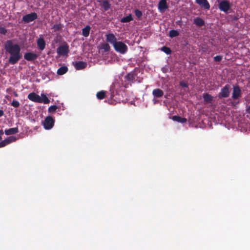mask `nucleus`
<instances>
[{
  "label": "nucleus",
  "instance_id": "nucleus-33",
  "mask_svg": "<svg viewBox=\"0 0 250 250\" xmlns=\"http://www.w3.org/2000/svg\"><path fill=\"white\" fill-rule=\"evenodd\" d=\"M87 66V63L79 61V70L84 68Z\"/></svg>",
  "mask_w": 250,
  "mask_h": 250
},
{
  "label": "nucleus",
  "instance_id": "nucleus-27",
  "mask_svg": "<svg viewBox=\"0 0 250 250\" xmlns=\"http://www.w3.org/2000/svg\"><path fill=\"white\" fill-rule=\"evenodd\" d=\"M62 26L61 24H55L53 25L52 27V29L54 30V32L59 31L62 30Z\"/></svg>",
  "mask_w": 250,
  "mask_h": 250
},
{
  "label": "nucleus",
  "instance_id": "nucleus-43",
  "mask_svg": "<svg viewBox=\"0 0 250 250\" xmlns=\"http://www.w3.org/2000/svg\"><path fill=\"white\" fill-rule=\"evenodd\" d=\"M4 147V146H3V144H2V142L1 141V142H0V147Z\"/></svg>",
  "mask_w": 250,
  "mask_h": 250
},
{
  "label": "nucleus",
  "instance_id": "nucleus-14",
  "mask_svg": "<svg viewBox=\"0 0 250 250\" xmlns=\"http://www.w3.org/2000/svg\"><path fill=\"white\" fill-rule=\"evenodd\" d=\"M203 98L206 104H211L213 101V97L208 93L203 94Z\"/></svg>",
  "mask_w": 250,
  "mask_h": 250
},
{
  "label": "nucleus",
  "instance_id": "nucleus-18",
  "mask_svg": "<svg viewBox=\"0 0 250 250\" xmlns=\"http://www.w3.org/2000/svg\"><path fill=\"white\" fill-rule=\"evenodd\" d=\"M193 23L198 26L201 27L205 25V21L202 19L197 17L194 19Z\"/></svg>",
  "mask_w": 250,
  "mask_h": 250
},
{
  "label": "nucleus",
  "instance_id": "nucleus-1",
  "mask_svg": "<svg viewBox=\"0 0 250 250\" xmlns=\"http://www.w3.org/2000/svg\"><path fill=\"white\" fill-rule=\"evenodd\" d=\"M6 52L10 54L8 62L11 64L17 63L21 58V47L18 44H14L11 40H7L4 44Z\"/></svg>",
  "mask_w": 250,
  "mask_h": 250
},
{
  "label": "nucleus",
  "instance_id": "nucleus-19",
  "mask_svg": "<svg viewBox=\"0 0 250 250\" xmlns=\"http://www.w3.org/2000/svg\"><path fill=\"white\" fill-rule=\"evenodd\" d=\"M172 119L176 122L182 123H185L187 122V120L185 118H182L179 116H173L172 117Z\"/></svg>",
  "mask_w": 250,
  "mask_h": 250
},
{
  "label": "nucleus",
  "instance_id": "nucleus-4",
  "mask_svg": "<svg viewBox=\"0 0 250 250\" xmlns=\"http://www.w3.org/2000/svg\"><path fill=\"white\" fill-rule=\"evenodd\" d=\"M37 18V14L35 12H32L23 16L22 20L25 23H29L36 20Z\"/></svg>",
  "mask_w": 250,
  "mask_h": 250
},
{
  "label": "nucleus",
  "instance_id": "nucleus-40",
  "mask_svg": "<svg viewBox=\"0 0 250 250\" xmlns=\"http://www.w3.org/2000/svg\"><path fill=\"white\" fill-rule=\"evenodd\" d=\"M13 94L15 97H18L19 96L18 94L16 91L13 92Z\"/></svg>",
  "mask_w": 250,
  "mask_h": 250
},
{
  "label": "nucleus",
  "instance_id": "nucleus-20",
  "mask_svg": "<svg viewBox=\"0 0 250 250\" xmlns=\"http://www.w3.org/2000/svg\"><path fill=\"white\" fill-rule=\"evenodd\" d=\"M68 71V68L66 66H62L60 67L57 70V74L59 75H62L65 74Z\"/></svg>",
  "mask_w": 250,
  "mask_h": 250
},
{
  "label": "nucleus",
  "instance_id": "nucleus-11",
  "mask_svg": "<svg viewBox=\"0 0 250 250\" xmlns=\"http://www.w3.org/2000/svg\"><path fill=\"white\" fill-rule=\"evenodd\" d=\"M195 2L204 9L208 10L210 8V4L207 0H195Z\"/></svg>",
  "mask_w": 250,
  "mask_h": 250
},
{
  "label": "nucleus",
  "instance_id": "nucleus-2",
  "mask_svg": "<svg viewBox=\"0 0 250 250\" xmlns=\"http://www.w3.org/2000/svg\"><path fill=\"white\" fill-rule=\"evenodd\" d=\"M106 37V41L113 45L116 52L124 54L127 51V46L123 42H117V38L113 33L107 34Z\"/></svg>",
  "mask_w": 250,
  "mask_h": 250
},
{
  "label": "nucleus",
  "instance_id": "nucleus-12",
  "mask_svg": "<svg viewBox=\"0 0 250 250\" xmlns=\"http://www.w3.org/2000/svg\"><path fill=\"white\" fill-rule=\"evenodd\" d=\"M38 58V55L36 54L27 52L24 54V58L28 61H34Z\"/></svg>",
  "mask_w": 250,
  "mask_h": 250
},
{
  "label": "nucleus",
  "instance_id": "nucleus-8",
  "mask_svg": "<svg viewBox=\"0 0 250 250\" xmlns=\"http://www.w3.org/2000/svg\"><path fill=\"white\" fill-rule=\"evenodd\" d=\"M229 2L227 0H222L219 4V9L224 12H227L230 9Z\"/></svg>",
  "mask_w": 250,
  "mask_h": 250
},
{
  "label": "nucleus",
  "instance_id": "nucleus-16",
  "mask_svg": "<svg viewBox=\"0 0 250 250\" xmlns=\"http://www.w3.org/2000/svg\"><path fill=\"white\" fill-rule=\"evenodd\" d=\"M152 94L154 98H160L163 96L164 92L162 90L157 88L153 90Z\"/></svg>",
  "mask_w": 250,
  "mask_h": 250
},
{
  "label": "nucleus",
  "instance_id": "nucleus-45",
  "mask_svg": "<svg viewBox=\"0 0 250 250\" xmlns=\"http://www.w3.org/2000/svg\"><path fill=\"white\" fill-rule=\"evenodd\" d=\"M1 139H2L1 136V135H0V141H1Z\"/></svg>",
  "mask_w": 250,
  "mask_h": 250
},
{
  "label": "nucleus",
  "instance_id": "nucleus-24",
  "mask_svg": "<svg viewBox=\"0 0 250 250\" xmlns=\"http://www.w3.org/2000/svg\"><path fill=\"white\" fill-rule=\"evenodd\" d=\"M133 20V18L131 14L128 16L124 17L121 19V21L123 23L128 22Z\"/></svg>",
  "mask_w": 250,
  "mask_h": 250
},
{
  "label": "nucleus",
  "instance_id": "nucleus-15",
  "mask_svg": "<svg viewBox=\"0 0 250 250\" xmlns=\"http://www.w3.org/2000/svg\"><path fill=\"white\" fill-rule=\"evenodd\" d=\"M17 140V138L16 137L14 136H11L8 137L6 139L2 141V144H3V146H5L6 145L10 144L11 143L14 142Z\"/></svg>",
  "mask_w": 250,
  "mask_h": 250
},
{
  "label": "nucleus",
  "instance_id": "nucleus-23",
  "mask_svg": "<svg viewBox=\"0 0 250 250\" xmlns=\"http://www.w3.org/2000/svg\"><path fill=\"white\" fill-rule=\"evenodd\" d=\"M106 92L101 90L97 93L96 96L99 100H103L105 97Z\"/></svg>",
  "mask_w": 250,
  "mask_h": 250
},
{
  "label": "nucleus",
  "instance_id": "nucleus-41",
  "mask_svg": "<svg viewBox=\"0 0 250 250\" xmlns=\"http://www.w3.org/2000/svg\"><path fill=\"white\" fill-rule=\"evenodd\" d=\"M247 112L249 114H250V105L247 108Z\"/></svg>",
  "mask_w": 250,
  "mask_h": 250
},
{
  "label": "nucleus",
  "instance_id": "nucleus-28",
  "mask_svg": "<svg viewBox=\"0 0 250 250\" xmlns=\"http://www.w3.org/2000/svg\"><path fill=\"white\" fill-rule=\"evenodd\" d=\"M161 50L167 55H170L172 52L171 49L169 47L167 46H163L161 48Z\"/></svg>",
  "mask_w": 250,
  "mask_h": 250
},
{
  "label": "nucleus",
  "instance_id": "nucleus-17",
  "mask_svg": "<svg viewBox=\"0 0 250 250\" xmlns=\"http://www.w3.org/2000/svg\"><path fill=\"white\" fill-rule=\"evenodd\" d=\"M19 132V129L18 127L10 128L8 129H5L4 133L7 135H13Z\"/></svg>",
  "mask_w": 250,
  "mask_h": 250
},
{
  "label": "nucleus",
  "instance_id": "nucleus-7",
  "mask_svg": "<svg viewBox=\"0 0 250 250\" xmlns=\"http://www.w3.org/2000/svg\"><path fill=\"white\" fill-rule=\"evenodd\" d=\"M241 97V90L238 85H235L233 87L232 98L234 100L238 99Z\"/></svg>",
  "mask_w": 250,
  "mask_h": 250
},
{
  "label": "nucleus",
  "instance_id": "nucleus-6",
  "mask_svg": "<svg viewBox=\"0 0 250 250\" xmlns=\"http://www.w3.org/2000/svg\"><path fill=\"white\" fill-rule=\"evenodd\" d=\"M68 52V46L67 45H61L57 49V53L59 56H66Z\"/></svg>",
  "mask_w": 250,
  "mask_h": 250
},
{
  "label": "nucleus",
  "instance_id": "nucleus-30",
  "mask_svg": "<svg viewBox=\"0 0 250 250\" xmlns=\"http://www.w3.org/2000/svg\"><path fill=\"white\" fill-rule=\"evenodd\" d=\"M134 13H135L136 17L137 18H138L139 19H141V17L142 16V12L140 10H139L138 9H136L134 11Z\"/></svg>",
  "mask_w": 250,
  "mask_h": 250
},
{
  "label": "nucleus",
  "instance_id": "nucleus-42",
  "mask_svg": "<svg viewBox=\"0 0 250 250\" xmlns=\"http://www.w3.org/2000/svg\"><path fill=\"white\" fill-rule=\"evenodd\" d=\"M3 134V130H2V129L0 130V135L1 136Z\"/></svg>",
  "mask_w": 250,
  "mask_h": 250
},
{
  "label": "nucleus",
  "instance_id": "nucleus-21",
  "mask_svg": "<svg viewBox=\"0 0 250 250\" xmlns=\"http://www.w3.org/2000/svg\"><path fill=\"white\" fill-rule=\"evenodd\" d=\"M90 29V26L89 25H86L82 29V35L85 37H88L89 35Z\"/></svg>",
  "mask_w": 250,
  "mask_h": 250
},
{
  "label": "nucleus",
  "instance_id": "nucleus-29",
  "mask_svg": "<svg viewBox=\"0 0 250 250\" xmlns=\"http://www.w3.org/2000/svg\"><path fill=\"white\" fill-rule=\"evenodd\" d=\"M125 79L129 82H132L135 79V76L133 74L128 73L125 76Z\"/></svg>",
  "mask_w": 250,
  "mask_h": 250
},
{
  "label": "nucleus",
  "instance_id": "nucleus-36",
  "mask_svg": "<svg viewBox=\"0 0 250 250\" xmlns=\"http://www.w3.org/2000/svg\"><path fill=\"white\" fill-rule=\"evenodd\" d=\"M214 61L216 62H220L222 59V56L221 55H217L214 57Z\"/></svg>",
  "mask_w": 250,
  "mask_h": 250
},
{
  "label": "nucleus",
  "instance_id": "nucleus-5",
  "mask_svg": "<svg viewBox=\"0 0 250 250\" xmlns=\"http://www.w3.org/2000/svg\"><path fill=\"white\" fill-rule=\"evenodd\" d=\"M55 121L51 116L46 117L44 121L43 126L46 129H50L53 127Z\"/></svg>",
  "mask_w": 250,
  "mask_h": 250
},
{
  "label": "nucleus",
  "instance_id": "nucleus-31",
  "mask_svg": "<svg viewBox=\"0 0 250 250\" xmlns=\"http://www.w3.org/2000/svg\"><path fill=\"white\" fill-rule=\"evenodd\" d=\"M57 108L58 106L56 105H51L50 107H49L48 111L50 113L54 112L57 110Z\"/></svg>",
  "mask_w": 250,
  "mask_h": 250
},
{
  "label": "nucleus",
  "instance_id": "nucleus-34",
  "mask_svg": "<svg viewBox=\"0 0 250 250\" xmlns=\"http://www.w3.org/2000/svg\"><path fill=\"white\" fill-rule=\"evenodd\" d=\"M7 33V30L2 26H0V34L1 35H5Z\"/></svg>",
  "mask_w": 250,
  "mask_h": 250
},
{
  "label": "nucleus",
  "instance_id": "nucleus-22",
  "mask_svg": "<svg viewBox=\"0 0 250 250\" xmlns=\"http://www.w3.org/2000/svg\"><path fill=\"white\" fill-rule=\"evenodd\" d=\"M101 6L105 11H107L110 8V4L107 0H104L101 4Z\"/></svg>",
  "mask_w": 250,
  "mask_h": 250
},
{
  "label": "nucleus",
  "instance_id": "nucleus-10",
  "mask_svg": "<svg viewBox=\"0 0 250 250\" xmlns=\"http://www.w3.org/2000/svg\"><path fill=\"white\" fill-rule=\"evenodd\" d=\"M27 98L29 100L34 102L39 103V102H42L41 97L35 92L29 93L28 95Z\"/></svg>",
  "mask_w": 250,
  "mask_h": 250
},
{
  "label": "nucleus",
  "instance_id": "nucleus-37",
  "mask_svg": "<svg viewBox=\"0 0 250 250\" xmlns=\"http://www.w3.org/2000/svg\"><path fill=\"white\" fill-rule=\"evenodd\" d=\"M180 85L183 87H188V85L184 82H181L180 83Z\"/></svg>",
  "mask_w": 250,
  "mask_h": 250
},
{
  "label": "nucleus",
  "instance_id": "nucleus-39",
  "mask_svg": "<svg viewBox=\"0 0 250 250\" xmlns=\"http://www.w3.org/2000/svg\"><path fill=\"white\" fill-rule=\"evenodd\" d=\"M4 115V112L2 110L0 109V117Z\"/></svg>",
  "mask_w": 250,
  "mask_h": 250
},
{
  "label": "nucleus",
  "instance_id": "nucleus-44",
  "mask_svg": "<svg viewBox=\"0 0 250 250\" xmlns=\"http://www.w3.org/2000/svg\"><path fill=\"white\" fill-rule=\"evenodd\" d=\"M202 49H203V51H205V50H206V48H202Z\"/></svg>",
  "mask_w": 250,
  "mask_h": 250
},
{
  "label": "nucleus",
  "instance_id": "nucleus-32",
  "mask_svg": "<svg viewBox=\"0 0 250 250\" xmlns=\"http://www.w3.org/2000/svg\"><path fill=\"white\" fill-rule=\"evenodd\" d=\"M11 105L14 107L18 108L20 106V103L19 101L16 100H14L11 104Z\"/></svg>",
  "mask_w": 250,
  "mask_h": 250
},
{
  "label": "nucleus",
  "instance_id": "nucleus-9",
  "mask_svg": "<svg viewBox=\"0 0 250 250\" xmlns=\"http://www.w3.org/2000/svg\"><path fill=\"white\" fill-rule=\"evenodd\" d=\"M168 8L167 0H160L158 3V8L161 13L164 12Z\"/></svg>",
  "mask_w": 250,
  "mask_h": 250
},
{
  "label": "nucleus",
  "instance_id": "nucleus-38",
  "mask_svg": "<svg viewBox=\"0 0 250 250\" xmlns=\"http://www.w3.org/2000/svg\"><path fill=\"white\" fill-rule=\"evenodd\" d=\"M74 65L76 70H78V62L76 61L73 62Z\"/></svg>",
  "mask_w": 250,
  "mask_h": 250
},
{
  "label": "nucleus",
  "instance_id": "nucleus-13",
  "mask_svg": "<svg viewBox=\"0 0 250 250\" xmlns=\"http://www.w3.org/2000/svg\"><path fill=\"white\" fill-rule=\"evenodd\" d=\"M37 44L38 48L40 50H43L45 47L46 43L42 37H40L39 39H38L37 40Z\"/></svg>",
  "mask_w": 250,
  "mask_h": 250
},
{
  "label": "nucleus",
  "instance_id": "nucleus-3",
  "mask_svg": "<svg viewBox=\"0 0 250 250\" xmlns=\"http://www.w3.org/2000/svg\"><path fill=\"white\" fill-rule=\"evenodd\" d=\"M230 86L229 84L225 85L221 88L220 92L218 94L219 99L228 98L230 95Z\"/></svg>",
  "mask_w": 250,
  "mask_h": 250
},
{
  "label": "nucleus",
  "instance_id": "nucleus-25",
  "mask_svg": "<svg viewBox=\"0 0 250 250\" xmlns=\"http://www.w3.org/2000/svg\"><path fill=\"white\" fill-rule=\"evenodd\" d=\"M41 96H42V98H41L42 102H39V103H43L45 104H48L50 103V100H49V99L47 97V96L45 94H42Z\"/></svg>",
  "mask_w": 250,
  "mask_h": 250
},
{
  "label": "nucleus",
  "instance_id": "nucleus-26",
  "mask_svg": "<svg viewBox=\"0 0 250 250\" xmlns=\"http://www.w3.org/2000/svg\"><path fill=\"white\" fill-rule=\"evenodd\" d=\"M179 35V33L177 30H171L169 32V36L170 38H174L176 37L177 36H178Z\"/></svg>",
  "mask_w": 250,
  "mask_h": 250
},
{
  "label": "nucleus",
  "instance_id": "nucleus-35",
  "mask_svg": "<svg viewBox=\"0 0 250 250\" xmlns=\"http://www.w3.org/2000/svg\"><path fill=\"white\" fill-rule=\"evenodd\" d=\"M102 48L106 52L109 51L110 49V46H109V45L108 43H104V44L103 45Z\"/></svg>",
  "mask_w": 250,
  "mask_h": 250
}]
</instances>
